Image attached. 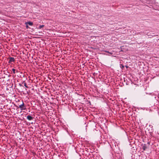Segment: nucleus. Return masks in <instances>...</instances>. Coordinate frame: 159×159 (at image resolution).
Masks as SVG:
<instances>
[{"label":"nucleus","instance_id":"9d476101","mask_svg":"<svg viewBox=\"0 0 159 159\" xmlns=\"http://www.w3.org/2000/svg\"><path fill=\"white\" fill-rule=\"evenodd\" d=\"M26 27L27 28H29L28 25H26Z\"/></svg>","mask_w":159,"mask_h":159},{"label":"nucleus","instance_id":"7ed1b4c3","mask_svg":"<svg viewBox=\"0 0 159 159\" xmlns=\"http://www.w3.org/2000/svg\"><path fill=\"white\" fill-rule=\"evenodd\" d=\"M27 119L29 120H31L33 119V118L29 115L27 116Z\"/></svg>","mask_w":159,"mask_h":159},{"label":"nucleus","instance_id":"0eeeda50","mask_svg":"<svg viewBox=\"0 0 159 159\" xmlns=\"http://www.w3.org/2000/svg\"><path fill=\"white\" fill-rule=\"evenodd\" d=\"M12 70L13 72V73H14V74H15V70H16L14 69H12Z\"/></svg>","mask_w":159,"mask_h":159},{"label":"nucleus","instance_id":"f8f14e48","mask_svg":"<svg viewBox=\"0 0 159 159\" xmlns=\"http://www.w3.org/2000/svg\"><path fill=\"white\" fill-rule=\"evenodd\" d=\"M19 85H20V86H22V85L21 84H19Z\"/></svg>","mask_w":159,"mask_h":159},{"label":"nucleus","instance_id":"9b49d317","mask_svg":"<svg viewBox=\"0 0 159 159\" xmlns=\"http://www.w3.org/2000/svg\"><path fill=\"white\" fill-rule=\"evenodd\" d=\"M105 52H107V53H110L109 52V51H105Z\"/></svg>","mask_w":159,"mask_h":159},{"label":"nucleus","instance_id":"423d86ee","mask_svg":"<svg viewBox=\"0 0 159 159\" xmlns=\"http://www.w3.org/2000/svg\"><path fill=\"white\" fill-rule=\"evenodd\" d=\"M44 26V25H40L39 26V29H40L42 28Z\"/></svg>","mask_w":159,"mask_h":159},{"label":"nucleus","instance_id":"ddd939ff","mask_svg":"<svg viewBox=\"0 0 159 159\" xmlns=\"http://www.w3.org/2000/svg\"><path fill=\"white\" fill-rule=\"evenodd\" d=\"M126 67L127 68L128 67V66H126Z\"/></svg>","mask_w":159,"mask_h":159},{"label":"nucleus","instance_id":"1a4fd4ad","mask_svg":"<svg viewBox=\"0 0 159 159\" xmlns=\"http://www.w3.org/2000/svg\"><path fill=\"white\" fill-rule=\"evenodd\" d=\"M120 67L123 69L124 67V66L121 64L120 65Z\"/></svg>","mask_w":159,"mask_h":159},{"label":"nucleus","instance_id":"20e7f679","mask_svg":"<svg viewBox=\"0 0 159 159\" xmlns=\"http://www.w3.org/2000/svg\"><path fill=\"white\" fill-rule=\"evenodd\" d=\"M26 25H33V23L31 22H28L25 23Z\"/></svg>","mask_w":159,"mask_h":159},{"label":"nucleus","instance_id":"6e6552de","mask_svg":"<svg viewBox=\"0 0 159 159\" xmlns=\"http://www.w3.org/2000/svg\"><path fill=\"white\" fill-rule=\"evenodd\" d=\"M24 85L25 86L26 88H28V86L26 85V84L25 83H24Z\"/></svg>","mask_w":159,"mask_h":159},{"label":"nucleus","instance_id":"39448f33","mask_svg":"<svg viewBox=\"0 0 159 159\" xmlns=\"http://www.w3.org/2000/svg\"><path fill=\"white\" fill-rule=\"evenodd\" d=\"M147 148V147L146 145L145 144L144 146H143L142 148L143 150H145Z\"/></svg>","mask_w":159,"mask_h":159},{"label":"nucleus","instance_id":"f257e3e1","mask_svg":"<svg viewBox=\"0 0 159 159\" xmlns=\"http://www.w3.org/2000/svg\"><path fill=\"white\" fill-rule=\"evenodd\" d=\"M19 108H20L21 110H25L26 109V106L25 105L23 101H22V103L19 105Z\"/></svg>","mask_w":159,"mask_h":159},{"label":"nucleus","instance_id":"f03ea898","mask_svg":"<svg viewBox=\"0 0 159 159\" xmlns=\"http://www.w3.org/2000/svg\"><path fill=\"white\" fill-rule=\"evenodd\" d=\"M9 63H11L12 62H14L15 61V59L14 58L12 57H10L9 58Z\"/></svg>","mask_w":159,"mask_h":159}]
</instances>
